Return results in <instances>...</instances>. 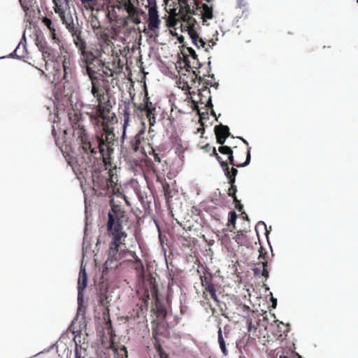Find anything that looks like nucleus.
Listing matches in <instances>:
<instances>
[{
    "label": "nucleus",
    "instance_id": "obj_1",
    "mask_svg": "<svg viewBox=\"0 0 358 358\" xmlns=\"http://www.w3.org/2000/svg\"><path fill=\"white\" fill-rule=\"evenodd\" d=\"M110 82H106L103 91L99 92L96 99L97 104L91 108V111L87 112L91 124L94 128V134L90 135L84 124V119L80 111L71 110L68 116L73 129V137L79 145L80 154L96 153V148H100L101 153L108 152L110 140H114L115 134L113 127L109 125L116 118L115 113H111L112 106L108 97H106L110 91Z\"/></svg>",
    "mask_w": 358,
    "mask_h": 358
},
{
    "label": "nucleus",
    "instance_id": "obj_55",
    "mask_svg": "<svg viewBox=\"0 0 358 358\" xmlns=\"http://www.w3.org/2000/svg\"><path fill=\"white\" fill-rule=\"evenodd\" d=\"M158 351H159V355L161 356V358H162V349L161 347H159Z\"/></svg>",
    "mask_w": 358,
    "mask_h": 358
},
{
    "label": "nucleus",
    "instance_id": "obj_31",
    "mask_svg": "<svg viewBox=\"0 0 358 358\" xmlns=\"http://www.w3.org/2000/svg\"><path fill=\"white\" fill-rule=\"evenodd\" d=\"M229 215V218L228 220V226H232V229H230V231H233L236 229V221L237 219V215L234 210L230 211Z\"/></svg>",
    "mask_w": 358,
    "mask_h": 358
},
{
    "label": "nucleus",
    "instance_id": "obj_22",
    "mask_svg": "<svg viewBox=\"0 0 358 358\" xmlns=\"http://www.w3.org/2000/svg\"><path fill=\"white\" fill-rule=\"evenodd\" d=\"M123 120H124V124H123V134L122 136L124 137L125 135V129L129 125V121H130V110H129V104L127 103L124 105V108L123 109Z\"/></svg>",
    "mask_w": 358,
    "mask_h": 358
},
{
    "label": "nucleus",
    "instance_id": "obj_30",
    "mask_svg": "<svg viewBox=\"0 0 358 358\" xmlns=\"http://www.w3.org/2000/svg\"><path fill=\"white\" fill-rule=\"evenodd\" d=\"M122 8L124 7L127 13H131L135 11L137 8L131 2V0H123L122 3Z\"/></svg>",
    "mask_w": 358,
    "mask_h": 358
},
{
    "label": "nucleus",
    "instance_id": "obj_18",
    "mask_svg": "<svg viewBox=\"0 0 358 358\" xmlns=\"http://www.w3.org/2000/svg\"><path fill=\"white\" fill-rule=\"evenodd\" d=\"M262 247H260L259 248V255L258 257V259L259 260V264L262 263L263 269L262 271V275L264 276L266 279L268 278V262L266 260V253L263 252Z\"/></svg>",
    "mask_w": 358,
    "mask_h": 358
},
{
    "label": "nucleus",
    "instance_id": "obj_23",
    "mask_svg": "<svg viewBox=\"0 0 358 358\" xmlns=\"http://www.w3.org/2000/svg\"><path fill=\"white\" fill-rule=\"evenodd\" d=\"M283 348H278L269 354L270 358H289Z\"/></svg>",
    "mask_w": 358,
    "mask_h": 358
},
{
    "label": "nucleus",
    "instance_id": "obj_53",
    "mask_svg": "<svg viewBox=\"0 0 358 358\" xmlns=\"http://www.w3.org/2000/svg\"><path fill=\"white\" fill-rule=\"evenodd\" d=\"M193 73L195 75L196 78H198V79H199V83H200V82H201V76H199L198 74H196V72H195L194 71H193Z\"/></svg>",
    "mask_w": 358,
    "mask_h": 358
},
{
    "label": "nucleus",
    "instance_id": "obj_5",
    "mask_svg": "<svg viewBox=\"0 0 358 358\" xmlns=\"http://www.w3.org/2000/svg\"><path fill=\"white\" fill-rule=\"evenodd\" d=\"M192 3H194L196 10H198L200 3L196 0H178L179 10L178 14L175 13V15H178L183 22L187 23V32L194 45L199 47L198 43H200V45L204 46V41L199 37L196 30V20L190 15L196 14L194 7L191 8Z\"/></svg>",
    "mask_w": 358,
    "mask_h": 358
},
{
    "label": "nucleus",
    "instance_id": "obj_56",
    "mask_svg": "<svg viewBox=\"0 0 358 358\" xmlns=\"http://www.w3.org/2000/svg\"><path fill=\"white\" fill-rule=\"evenodd\" d=\"M83 3L93 2L94 0H80Z\"/></svg>",
    "mask_w": 358,
    "mask_h": 358
},
{
    "label": "nucleus",
    "instance_id": "obj_7",
    "mask_svg": "<svg viewBox=\"0 0 358 358\" xmlns=\"http://www.w3.org/2000/svg\"><path fill=\"white\" fill-rule=\"evenodd\" d=\"M201 285L204 290L203 292V296L206 300H208V294L210 298L214 301L218 302V298L217 296L216 285L213 282V274L207 268L204 274L200 276Z\"/></svg>",
    "mask_w": 358,
    "mask_h": 358
},
{
    "label": "nucleus",
    "instance_id": "obj_17",
    "mask_svg": "<svg viewBox=\"0 0 358 358\" xmlns=\"http://www.w3.org/2000/svg\"><path fill=\"white\" fill-rule=\"evenodd\" d=\"M116 9L118 10H122V6L121 5H112V6H107L106 7V17L108 19L110 22H113L115 20H117V17H119V15L117 13Z\"/></svg>",
    "mask_w": 358,
    "mask_h": 358
},
{
    "label": "nucleus",
    "instance_id": "obj_43",
    "mask_svg": "<svg viewBox=\"0 0 358 358\" xmlns=\"http://www.w3.org/2000/svg\"><path fill=\"white\" fill-rule=\"evenodd\" d=\"M204 43H205L204 46H201V45H200V43H199L198 44H199V47H197V48H199L200 47H203V48H206V50H208V48H212V47L215 44V42H213V40L209 41V42H208V45H207V47H206V43L205 42H204Z\"/></svg>",
    "mask_w": 358,
    "mask_h": 358
},
{
    "label": "nucleus",
    "instance_id": "obj_49",
    "mask_svg": "<svg viewBox=\"0 0 358 358\" xmlns=\"http://www.w3.org/2000/svg\"><path fill=\"white\" fill-rule=\"evenodd\" d=\"M253 271L255 275L259 274L261 272V268L259 267H256L253 269Z\"/></svg>",
    "mask_w": 358,
    "mask_h": 358
},
{
    "label": "nucleus",
    "instance_id": "obj_29",
    "mask_svg": "<svg viewBox=\"0 0 358 358\" xmlns=\"http://www.w3.org/2000/svg\"><path fill=\"white\" fill-rule=\"evenodd\" d=\"M141 144V138L140 134H136L131 141L130 145L134 152L138 151Z\"/></svg>",
    "mask_w": 358,
    "mask_h": 358
},
{
    "label": "nucleus",
    "instance_id": "obj_38",
    "mask_svg": "<svg viewBox=\"0 0 358 358\" xmlns=\"http://www.w3.org/2000/svg\"><path fill=\"white\" fill-rule=\"evenodd\" d=\"M236 191H237V189H236V185L234 184L231 185V187L228 189V195L229 196H231L234 199V196H236Z\"/></svg>",
    "mask_w": 358,
    "mask_h": 358
},
{
    "label": "nucleus",
    "instance_id": "obj_48",
    "mask_svg": "<svg viewBox=\"0 0 358 358\" xmlns=\"http://www.w3.org/2000/svg\"><path fill=\"white\" fill-rule=\"evenodd\" d=\"M148 3V7L150 6H157V1L156 0H147Z\"/></svg>",
    "mask_w": 358,
    "mask_h": 358
},
{
    "label": "nucleus",
    "instance_id": "obj_26",
    "mask_svg": "<svg viewBox=\"0 0 358 358\" xmlns=\"http://www.w3.org/2000/svg\"><path fill=\"white\" fill-rule=\"evenodd\" d=\"M90 22L92 30L96 35H98L99 31L103 29V27H101L98 18L96 17H92Z\"/></svg>",
    "mask_w": 358,
    "mask_h": 358
},
{
    "label": "nucleus",
    "instance_id": "obj_34",
    "mask_svg": "<svg viewBox=\"0 0 358 358\" xmlns=\"http://www.w3.org/2000/svg\"><path fill=\"white\" fill-rule=\"evenodd\" d=\"M178 22V19H177L175 15L169 16L166 20L167 26L169 27H175Z\"/></svg>",
    "mask_w": 358,
    "mask_h": 358
},
{
    "label": "nucleus",
    "instance_id": "obj_6",
    "mask_svg": "<svg viewBox=\"0 0 358 358\" xmlns=\"http://www.w3.org/2000/svg\"><path fill=\"white\" fill-rule=\"evenodd\" d=\"M250 149L251 148H248L246 150L245 149H242V157L246 155V160L245 161V162H242V159H240L235 162L234 156L233 155V150L229 146L221 145V146L218 148V151L222 155H227V159L225 161H227L228 164L233 166L240 168L244 167L249 164L251 157Z\"/></svg>",
    "mask_w": 358,
    "mask_h": 358
},
{
    "label": "nucleus",
    "instance_id": "obj_54",
    "mask_svg": "<svg viewBox=\"0 0 358 358\" xmlns=\"http://www.w3.org/2000/svg\"><path fill=\"white\" fill-rule=\"evenodd\" d=\"M52 136L55 138L56 137V131L55 129V127L52 126Z\"/></svg>",
    "mask_w": 358,
    "mask_h": 358
},
{
    "label": "nucleus",
    "instance_id": "obj_61",
    "mask_svg": "<svg viewBox=\"0 0 358 358\" xmlns=\"http://www.w3.org/2000/svg\"><path fill=\"white\" fill-rule=\"evenodd\" d=\"M299 358H301V357H299Z\"/></svg>",
    "mask_w": 358,
    "mask_h": 358
},
{
    "label": "nucleus",
    "instance_id": "obj_52",
    "mask_svg": "<svg viewBox=\"0 0 358 358\" xmlns=\"http://www.w3.org/2000/svg\"><path fill=\"white\" fill-rule=\"evenodd\" d=\"M241 215L243 219H245L247 220H249L248 215L245 212H243Z\"/></svg>",
    "mask_w": 358,
    "mask_h": 358
},
{
    "label": "nucleus",
    "instance_id": "obj_58",
    "mask_svg": "<svg viewBox=\"0 0 358 358\" xmlns=\"http://www.w3.org/2000/svg\"><path fill=\"white\" fill-rule=\"evenodd\" d=\"M17 50H18V47L15 50V51H14V54H15V55H17V57H19V56L17 55Z\"/></svg>",
    "mask_w": 358,
    "mask_h": 358
},
{
    "label": "nucleus",
    "instance_id": "obj_39",
    "mask_svg": "<svg viewBox=\"0 0 358 358\" xmlns=\"http://www.w3.org/2000/svg\"><path fill=\"white\" fill-rule=\"evenodd\" d=\"M36 45L38 48L39 50L41 51V52H43V50H45V48L48 47L45 42L38 40H37L36 41Z\"/></svg>",
    "mask_w": 358,
    "mask_h": 358
},
{
    "label": "nucleus",
    "instance_id": "obj_44",
    "mask_svg": "<svg viewBox=\"0 0 358 358\" xmlns=\"http://www.w3.org/2000/svg\"><path fill=\"white\" fill-rule=\"evenodd\" d=\"M243 237V234H238L235 237H234V239L235 240V241L239 244V245H242V238Z\"/></svg>",
    "mask_w": 358,
    "mask_h": 358
},
{
    "label": "nucleus",
    "instance_id": "obj_25",
    "mask_svg": "<svg viewBox=\"0 0 358 358\" xmlns=\"http://www.w3.org/2000/svg\"><path fill=\"white\" fill-rule=\"evenodd\" d=\"M160 20L159 16H148V28L155 31L159 28Z\"/></svg>",
    "mask_w": 358,
    "mask_h": 358
},
{
    "label": "nucleus",
    "instance_id": "obj_11",
    "mask_svg": "<svg viewBox=\"0 0 358 358\" xmlns=\"http://www.w3.org/2000/svg\"><path fill=\"white\" fill-rule=\"evenodd\" d=\"M62 67L64 70L63 79L66 80L71 79L74 71V66L69 57L66 55L63 57Z\"/></svg>",
    "mask_w": 358,
    "mask_h": 358
},
{
    "label": "nucleus",
    "instance_id": "obj_12",
    "mask_svg": "<svg viewBox=\"0 0 358 358\" xmlns=\"http://www.w3.org/2000/svg\"><path fill=\"white\" fill-rule=\"evenodd\" d=\"M87 273L85 268H80L79 273L78 282V299L80 300L83 299V291L87 286Z\"/></svg>",
    "mask_w": 358,
    "mask_h": 358
},
{
    "label": "nucleus",
    "instance_id": "obj_51",
    "mask_svg": "<svg viewBox=\"0 0 358 358\" xmlns=\"http://www.w3.org/2000/svg\"><path fill=\"white\" fill-rule=\"evenodd\" d=\"M239 138H240V139H241V140L243 141V143L247 145V148H243L242 149H245V150H246L248 148H250V147L248 146V141H247L246 140H245L244 138H241V137H240Z\"/></svg>",
    "mask_w": 358,
    "mask_h": 358
},
{
    "label": "nucleus",
    "instance_id": "obj_24",
    "mask_svg": "<svg viewBox=\"0 0 358 358\" xmlns=\"http://www.w3.org/2000/svg\"><path fill=\"white\" fill-rule=\"evenodd\" d=\"M111 348L113 349L117 358H127V350L125 346L117 348L115 347L113 342H112Z\"/></svg>",
    "mask_w": 358,
    "mask_h": 358
},
{
    "label": "nucleus",
    "instance_id": "obj_15",
    "mask_svg": "<svg viewBox=\"0 0 358 358\" xmlns=\"http://www.w3.org/2000/svg\"><path fill=\"white\" fill-rule=\"evenodd\" d=\"M42 55L45 63L48 62H53L57 61V59L59 57L58 52L50 46L45 48V50L42 52Z\"/></svg>",
    "mask_w": 358,
    "mask_h": 358
},
{
    "label": "nucleus",
    "instance_id": "obj_27",
    "mask_svg": "<svg viewBox=\"0 0 358 358\" xmlns=\"http://www.w3.org/2000/svg\"><path fill=\"white\" fill-rule=\"evenodd\" d=\"M150 299L149 294L148 291H145L141 298V303L139 308L142 313L146 312L148 309V301Z\"/></svg>",
    "mask_w": 358,
    "mask_h": 358
},
{
    "label": "nucleus",
    "instance_id": "obj_8",
    "mask_svg": "<svg viewBox=\"0 0 358 358\" xmlns=\"http://www.w3.org/2000/svg\"><path fill=\"white\" fill-rule=\"evenodd\" d=\"M55 12L58 14L62 22L73 19L70 10L69 0H53Z\"/></svg>",
    "mask_w": 358,
    "mask_h": 358
},
{
    "label": "nucleus",
    "instance_id": "obj_14",
    "mask_svg": "<svg viewBox=\"0 0 358 358\" xmlns=\"http://www.w3.org/2000/svg\"><path fill=\"white\" fill-rule=\"evenodd\" d=\"M42 23L49 29L52 39L55 41V43L59 44L60 40L57 36L56 29L52 20L47 17H44L42 19Z\"/></svg>",
    "mask_w": 358,
    "mask_h": 358
},
{
    "label": "nucleus",
    "instance_id": "obj_37",
    "mask_svg": "<svg viewBox=\"0 0 358 358\" xmlns=\"http://www.w3.org/2000/svg\"><path fill=\"white\" fill-rule=\"evenodd\" d=\"M148 16H159L157 6L148 7Z\"/></svg>",
    "mask_w": 358,
    "mask_h": 358
},
{
    "label": "nucleus",
    "instance_id": "obj_28",
    "mask_svg": "<svg viewBox=\"0 0 358 358\" xmlns=\"http://www.w3.org/2000/svg\"><path fill=\"white\" fill-rule=\"evenodd\" d=\"M217 334H218V343H219V345L221 349V351L222 352V353L224 355H227L228 352H227V350L226 348L225 341H224L220 327H219Z\"/></svg>",
    "mask_w": 358,
    "mask_h": 358
},
{
    "label": "nucleus",
    "instance_id": "obj_46",
    "mask_svg": "<svg viewBox=\"0 0 358 358\" xmlns=\"http://www.w3.org/2000/svg\"><path fill=\"white\" fill-rule=\"evenodd\" d=\"M198 113H199V117H200L199 122L203 125L202 120H203V119L206 118V115H208V112H206V113H200L199 110H198Z\"/></svg>",
    "mask_w": 358,
    "mask_h": 358
},
{
    "label": "nucleus",
    "instance_id": "obj_9",
    "mask_svg": "<svg viewBox=\"0 0 358 358\" xmlns=\"http://www.w3.org/2000/svg\"><path fill=\"white\" fill-rule=\"evenodd\" d=\"M213 155L215 156L219 162L225 176L229 179L230 185H233L236 182V176L238 173V170L232 166L231 169L229 168L230 165L227 161H224L222 157L217 154L215 148H213Z\"/></svg>",
    "mask_w": 358,
    "mask_h": 358
},
{
    "label": "nucleus",
    "instance_id": "obj_2",
    "mask_svg": "<svg viewBox=\"0 0 358 358\" xmlns=\"http://www.w3.org/2000/svg\"><path fill=\"white\" fill-rule=\"evenodd\" d=\"M114 140H110L108 152L101 153L100 148H96V153L81 154L75 162H69L74 173L78 178L85 177L88 170L92 169L93 189L101 195L112 196L119 192L117 167L112 163L114 152Z\"/></svg>",
    "mask_w": 358,
    "mask_h": 358
},
{
    "label": "nucleus",
    "instance_id": "obj_10",
    "mask_svg": "<svg viewBox=\"0 0 358 358\" xmlns=\"http://www.w3.org/2000/svg\"><path fill=\"white\" fill-rule=\"evenodd\" d=\"M217 143L224 145L226 139L230 136L229 128L228 126L222 124L216 125L214 128Z\"/></svg>",
    "mask_w": 358,
    "mask_h": 358
},
{
    "label": "nucleus",
    "instance_id": "obj_40",
    "mask_svg": "<svg viewBox=\"0 0 358 358\" xmlns=\"http://www.w3.org/2000/svg\"><path fill=\"white\" fill-rule=\"evenodd\" d=\"M234 202L235 203V208L238 211H241L243 208V206L241 203V201L237 199L236 196H234Z\"/></svg>",
    "mask_w": 358,
    "mask_h": 358
},
{
    "label": "nucleus",
    "instance_id": "obj_19",
    "mask_svg": "<svg viewBox=\"0 0 358 358\" xmlns=\"http://www.w3.org/2000/svg\"><path fill=\"white\" fill-rule=\"evenodd\" d=\"M198 9L201 10V15L203 22L207 20H211L213 17V7L206 3H202L201 7L199 6Z\"/></svg>",
    "mask_w": 358,
    "mask_h": 358
},
{
    "label": "nucleus",
    "instance_id": "obj_50",
    "mask_svg": "<svg viewBox=\"0 0 358 358\" xmlns=\"http://www.w3.org/2000/svg\"><path fill=\"white\" fill-rule=\"evenodd\" d=\"M75 358H85V357L84 356H81V355L76 350V353H75Z\"/></svg>",
    "mask_w": 358,
    "mask_h": 358
},
{
    "label": "nucleus",
    "instance_id": "obj_33",
    "mask_svg": "<svg viewBox=\"0 0 358 358\" xmlns=\"http://www.w3.org/2000/svg\"><path fill=\"white\" fill-rule=\"evenodd\" d=\"M246 324L248 325V331L249 334L255 335L257 327L252 324V320L250 317L246 319Z\"/></svg>",
    "mask_w": 358,
    "mask_h": 358
},
{
    "label": "nucleus",
    "instance_id": "obj_32",
    "mask_svg": "<svg viewBox=\"0 0 358 358\" xmlns=\"http://www.w3.org/2000/svg\"><path fill=\"white\" fill-rule=\"evenodd\" d=\"M117 23V25L120 28H125L129 25L128 17H117V20H115Z\"/></svg>",
    "mask_w": 358,
    "mask_h": 358
},
{
    "label": "nucleus",
    "instance_id": "obj_35",
    "mask_svg": "<svg viewBox=\"0 0 358 358\" xmlns=\"http://www.w3.org/2000/svg\"><path fill=\"white\" fill-rule=\"evenodd\" d=\"M99 303L102 306L108 307V301L106 294H101L99 296Z\"/></svg>",
    "mask_w": 358,
    "mask_h": 358
},
{
    "label": "nucleus",
    "instance_id": "obj_3",
    "mask_svg": "<svg viewBox=\"0 0 358 358\" xmlns=\"http://www.w3.org/2000/svg\"><path fill=\"white\" fill-rule=\"evenodd\" d=\"M71 34L73 43L80 55V66L85 69L86 73L91 81L92 95L98 96L100 91L104 90L106 82L113 80L115 71L110 68V63L102 59L103 49L88 47L87 41L83 36V31L78 25L75 24L73 19L62 22Z\"/></svg>",
    "mask_w": 358,
    "mask_h": 358
},
{
    "label": "nucleus",
    "instance_id": "obj_57",
    "mask_svg": "<svg viewBox=\"0 0 358 358\" xmlns=\"http://www.w3.org/2000/svg\"><path fill=\"white\" fill-rule=\"evenodd\" d=\"M276 303H277V300L276 299H273V306L274 308L275 307Z\"/></svg>",
    "mask_w": 358,
    "mask_h": 358
},
{
    "label": "nucleus",
    "instance_id": "obj_42",
    "mask_svg": "<svg viewBox=\"0 0 358 358\" xmlns=\"http://www.w3.org/2000/svg\"><path fill=\"white\" fill-rule=\"evenodd\" d=\"M235 155H236V159L235 160V162L240 159H242V162H244L243 159L245 157H246V155H245L244 157H242V149H240L238 151H236Z\"/></svg>",
    "mask_w": 358,
    "mask_h": 358
},
{
    "label": "nucleus",
    "instance_id": "obj_4",
    "mask_svg": "<svg viewBox=\"0 0 358 358\" xmlns=\"http://www.w3.org/2000/svg\"><path fill=\"white\" fill-rule=\"evenodd\" d=\"M122 213L118 206L111 205V212L108 213L107 222V234L110 238L108 250V258L104 263L106 269L117 268L118 262L124 255L129 252L122 249L125 246V240L127 237V232L122 225L119 214Z\"/></svg>",
    "mask_w": 358,
    "mask_h": 358
},
{
    "label": "nucleus",
    "instance_id": "obj_59",
    "mask_svg": "<svg viewBox=\"0 0 358 358\" xmlns=\"http://www.w3.org/2000/svg\"><path fill=\"white\" fill-rule=\"evenodd\" d=\"M228 334H229L228 332H225L224 331V336H225V338H228Z\"/></svg>",
    "mask_w": 358,
    "mask_h": 358
},
{
    "label": "nucleus",
    "instance_id": "obj_36",
    "mask_svg": "<svg viewBox=\"0 0 358 358\" xmlns=\"http://www.w3.org/2000/svg\"><path fill=\"white\" fill-rule=\"evenodd\" d=\"M205 107H206L208 108H210L211 109V110H210L211 115L214 117H216V114H215L214 110L213 109V103H212L210 96L208 97V101H207L206 103L205 104Z\"/></svg>",
    "mask_w": 358,
    "mask_h": 358
},
{
    "label": "nucleus",
    "instance_id": "obj_20",
    "mask_svg": "<svg viewBox=\"0 0 358 358\" xmlns=\"http://www.w3.org/2000/svg\"><path fill=\"white\" fill-rule=\"evenodd\" d=\"M98 35H99L101 41L106 45H112L113 44L111 40L113 37L110 36V31L108 29L103 28L102 30H99Z\"/></svg>",
    "mask_w": 358,
    "mask_h": 358
},
{
    "label": "nucleus",
    "instance_id": "obj_47",
    "mask_svg": "<svg viewBox=\"0 0 358 358\" xmlns=\"http://www.w3.org/2000/svg\"><path fill=\"white\" fill-rule=\"evenodd\" d=\"M152 152H153V157H154L155 162H157L159 163L161 162V159H160L159 155L157 153H156L154 150H152Z\"/></svg>",
    "mask_w": 358,
    "mask_h": 358
},
{
    "label": "nucleus",
    "instance_id": "obj_60",
    "mask_svg": "<svg viewBox=\"0 0 358 358\" xmlns=\"http://www.w3.org/2000/svg\"><path fill=\"white\" fill-rule=\"evenodd\" d=\"M357 3H358V0H357Z\"/></svg>",
    "mask_w": 358,
    "mask_h": 358
},
{
    "label": "nucleus",
    "instance_id": "obj_21",
    "mask_svg": "<svg viewBox=\"0 0 358 358\" xmlns=\"http://www.w3.org/2000/svg\"><path fill=\"white\" fill-rule=\"evenodd\" d=\"M140 15H145V12L136 8L135 11L128 13L127 17H128V20H131L136 24H139L141 22Z\"/></svg>",
    "mask_w": 358,
    "mask_h": 358
},
{
    "label": "nucleus",
    "instance_id": "obj_41",
    "mask_svg": "<svg viewBox=\"0 0 358 358\" xmlns=\"http://www.w3.org/2000/svg\"><path fill=\"white\" fill-rule=\"evenodd\" d=\"M106 329L108 330V333L110 334V338H112L113 336L112 323L110 320L108 318V322H106Z\"/></svg>",
    "mask_w": 358,
    "mask_h": 358
},
{
    "label": "nucleus",
    "instance_id": "obj_13",
    "mask_svg": "<svg viewBox=\"0 0 358 358\" xmlns=\"http://www.w3.org/2000/svg\"><path fill=\"white\" fill-rule=\"evenodd\" d=\"M143 110L146 113L150 126H153L156 122V106L152 102L147 101Z\"/></svg>",
    "mask_w": 358,
    "mask_h": 358
},
{
    "label": "nucleus",
    "instance_id": "obj_45",
    "mask_svg": "<svg viewBox=\"0 0 358 358\" xmlns=\"http://www.w3.org/2000/svg\"><path fill=\"white\" fill-rule=\"evenodd\" d=\"M151 292L152 296L157 299V289L155 285H152L151 287Z\"/></svg>",
    "mask_w": 358,
    "mask_h": 358
},
{
    "label": "nucleus",
    "instance_id": "obj_16",
    "mask_svg": "<svg viewBox=\"0 0 358 358\" xmlns=\"http://www.w3.org/2000/svg\"><path fill=\"white\" fill-rule=\"evenodd\" d=\"M187 50L189 53V56H191L194 61L192 62V64H191L189 59L187 57H185V62L186 66L188 68H191V69L192 68H195V69L199 68L201 66V64L199 62L197 55L196 54V52L194 51V50L192 49V48H187Z\"/></svg>",
    "mask_w": 358,
    "mask_h": 358
}]
</instances>
